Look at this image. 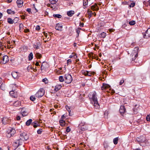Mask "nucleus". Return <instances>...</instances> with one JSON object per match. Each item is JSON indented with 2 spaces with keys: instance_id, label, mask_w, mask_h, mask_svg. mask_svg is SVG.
Here are the masks:
<instances>
[{
  "instance_id": "3",
  "label": "nucleus",
  "mask_w": 150,
  "mask_h": 150,
  "mask_svg": "<svg viewBox=\"0 0 150 150\" xmlns=\"http://www.w3.org/2000/svg\"><path fill=\"white\" fill-rule=\"evenodd\" d=\"M139 50V48L138 47H135L133 50L131 54H130V57L132 58L131 62L133 63V62H135V60L136 58L138 56V52Z\"/></svg>"
},
{
  "instance_id": "24",
  "label": "nucleus",
  "mask_w": 150,
  "mask_h": 150,
  "mask_svg": "<svg viewBox=\"0 0 150 150\" xmlns=\"http://www.w3.org/2000/svg\"><path fill=\"white\" fill-rule=\"evenodd\" d=\"M9 94L13 98H16V94H15L13 91H10L9 92Z\"/></svg>"
},
{
  "instance_id": "57",
  "label": "nucleus",
  "mask_w": 150,
  "mask_h": 150,
  "mask_svg": "<svg viewBox=\"0 0 150 150\" xmlns=\"http://www.w3.org/2000/svg\"><path fill=\"white\" fill-rule=\"evenodd\" d=\"M79 26L81 27H83V26H84V23H81L80 22V23Z\"/></svg>"
},
{
  "instance_id": "32",
  "label": "nucleus",
  "mask_w": 150,
  "mask_h": 150,
  "mask_svg": "<svg viewBox=\"0 0 150 150\" xmlns=\"http://www.w3.org/2000/svg\"><path fill=\"white\" fill-rule=\"evenodd\" d=\"M19 20V18H18L17 17H15L13 20V23H17Z\"/></svg>"
},
{
  "instance_id": "17",
  "label": "nucleus",
  "mask_w": 150,
  "mask_h": 150,
  "mask_svg": "<svg viewBox=\"0 0 150 150\" xmlns=\"http://www.w3.org/2000/svg\"><path fill=\"white\" fill-rule=\"evenodd\" d=\"M41 45V44L40 42H36V44H34L33 45V47L36 49H38L39 47Z\"/></svg>"
},
{
  "instance_id": "47",
  "label": "nucleus",
  "mask_w": 150,
  "mask_h": 150,
  "mask_svg": "<svg viewBox=\"0 0 150 150\" xmlns=\"http://www.w3.org/2000/svg\"><path fill=\"white\" fill-rule=\"evenodd\" d=\"M146 119L148 121H150V114L147 116Z\"/></svg>"
},
{
  "instance_id": "2",
  "label": "nucleus",
  "mask_w": 150,
  "mask_h": 150,
  "mask_svg": "<svg viewBox=\"0 0 150 150\" xmlns=\"http://www.w3.org/2000/svg\"><path fill=\"white\" fill-rule=\"evenodd\" d=\"M97 95L95 91L92 92V96L90 97L88 96L89 99L91 101H92L93 102L94 105L96 109H98L100 108V105L98 103L97 98Z\"/></svg>"
},
{
  "instance_id": "1",
  "label": "nucleus",
  "mask_w": 150,
  "mask_h": 150,
  "mask_svg": "<svg viewBox=\"0 0 150 150\" xmlns=\"http://www.w3.org/2000/svg\"><path fill=\"white\" fill-rule=\"evenodd\" d=\"M29 136L26 132H23L20 134V139H17L15 143L18 144L16 146L17 147H18L20 145L22 144V143L23 142L27 140Z\"/></svg>"
},
{
  "instance_id": "48",
  "label": "nucleus",
  "mask_w": 150,
  "mask_h": 150,
  "mask_svg": "<svg viewBox=\"0 0 150 150\" xmlns=\"http://www.w3.org/2000/svg\"><path fill=\"white\" fill-rule=\"evenodd\" d=\"M6 133H7L6 136H7V137H11V136H11V134H10V133H8V131H7Z\"/></svg>"
},
{
  "instance_id": "42",
  "label": "nucleus",
  "mask_w": 150,
  "mask_h": 150,
  "mask_svg": "<svg viewBox=\"0 0 150 150\" xmlns=\"http://www.w3.org/2000/svg\"><path fill=\"white\" fill-rule=\"evenodd\" d=\"M129 24L130 25H132L135 24V22L134 21H132L129 22Z\"/></svg>"
},
{
  "instance_id": "30",
  "label": "nucleus",
  "mask_w": 150,
  "mask_h": 150,
  "mask_svg": "<svg viewBox=\"0 0 150 150\" xmlns=\"http://www.w3.org/2000/svg\"><path fill=\"white\" fill-rule=\"evenodd\" d=\"M53 16L55 18H61L62 16L59 14H53Z\"/></svg>"
},
{
  "instance_id": "22",
  "label": "nucleus",
  "mask_w": 150,
  "mask_h": 150,
  "mask_svg": "<svg viewBox=\"0 0 150 150\" xmlns=\"http://www.w3.org/2000/svg\"><path fill=\"white\" fill-rule=\"evenodd\" d=\"M7 12L8 14H14L15 12L14 11H12L11 9H8L7 10Z\"/></svg>"
},
{
  "instance_id": "15",
  "label": "nucleus",
  "mask_w": 150,
  "mask_h": 150,
  "mask_svg": "<svg viewBox=\"0 0 150 150\" xmlns=\"http://www.w3.org/2000/svg\"><path fill=\"white\" fill-rule=\"evenodd\" d=\"M8 131V133H10L11 135L12 136L14 135L16 132L15 130L13 128H10Z\"/></svg>"
},
{
  "instance_id": "51",
  "label": "nucleus",
  "mask_w": 150,
  "mask_h": 150,
  "mask_svg": "<svg viewBox=\"0 0 150 150\" xmlns=\"http://www.w3.org/2000/svg\"><path fill=\"white\" fill-rule=\"evenodd\" d=\"M45 62H43L42 63V65H41V70H42L43 69H44V67H43V63Z\"/></svg>"
},
{
  "instance_id": "33",
  "label": "nucleus",
  "mask_w": 150,
  "mask_h": 150,
  "mask_svg": "<svg viewBox=\"0 0 150 150\" xmlns=\"http://www.w3.org/2000/svg\"><path fill=\"white\" fill-rule=\"evenodd\" d=\"M88 0H83V6L85 7L87 6L88 4Z\"/></svg>"
},
{
  "instance_id": "19",
  "label": "nucleus",
  "mask_w": 150,
  "mask_h": 150,
  "mask_svg": "<svg viewBox=\"0 0 150 150\" xmlns=\"http://www.w3.org/2000/svg\"><path fill=\"white\" fill-rule=\"evenodd\" d=\"M21 105V102L20 101L17 100L13 103V105L15 107H18Z\"/></svg>"
},
{
  "instance_id": "9",
  "label": "nucleus",
  "mask_w": 150,
  "mask_h": 150,
  "mask_svg": "<svg viewBox=\"0 0 150 150\" xmlns=\"http://www.w3.org/2000/svg\"><path fill=\"white\" fill-rule=\"evenodd\" d=\"M63 28L62 25L61 23H58L55 26V29L57 30L61 31Z\"/></svg>"
},
{
  "instance_id": "36",
  "label": "nucleus",
  "mask_w": 150,
  "mask_h": 150,
  "mask_svg": "<svg viewBox=\"0 0 150 150\" xmlns=\"http://www.w3.org/2000/svg\"><path fill=\"white\" fill-rule=\"evenodd\" d=\"M100 37L103 38H105L106 37V35L105 33L103 32L100 34Z\"/></svg>"
},
{
  "instance_id": "46",
  "label": "nucleus",
  "mask_w": 150,
  "mask_h": 150,
  "mask_svg": "<svg viewBox=\"0 0 150 150\" xmlns=\"http://www.w3.org/2000/svg\"><path fill=\"white\" fill-rule=\"evenodd\" d=\"M26 11L28 12V13L29 14H31L32 13L31 11V9L30 8H28L27 9H26Z\"/></svg>"
},
{
  "instance_id": "13",
  "label": "nucleus",
  "mask_w": 150,
  "mask_h": 150,
  "mask_svg": "<svg viewBox=\"0 0 150 150\" xmlns=\"http://www.w3.org/2000/svg\"><path fill=\"white\" fill-rule=\"evenodd\" d=\"M137 140L139 142H140L141 143L144 142L146 140L145 138L143 136H140L139 138L138 137Z\"/></svg>"
},
{
  "instance_id": "16",
  "label": "nucleus",
  "mask_w": 150,
  "mask_h": 150,
  "mask_svg": "<svg viewBox=\"0 0 150 150\" xmlns=\"http://www.w3.org/2000/svg\"><path fill=\"white\" fill-rule=\"evenodd\" d=\"M110 87V86L109 85L103 83V84L102 86L101 87V89L102 90H103L106 89Z\"/></svg>"
},
{
  "instance_id": "7",
  "label": "nucleus",
  "mask_w": 150,
  "mask_h": 150,
  "mask_svg": "<svg viewBox=\"0 0 150 150\" xmlns=\"http://www.w3.org/2000/svg\"><path fill=\"white\" fill-rule=\"evenodd\" d=\"M9 60L8 57L6 55L4 56L0 62V64H5L7 63Z\"/></svg>"
},
{
  "instance_id": "35",
  "label": "nucleus",
  "mask_w": 150,
  "mask_h": 150,
  "mask_svg": "<svg viewBox=\"0 0 150 150\" xmlns=\"http://www.w3.org/2000/svg\"><path fill=\"white\" fill-rule=\"evenodd\" d=\"M36 57L37 58L40 59L42 57V55L39 53H37L36 54Z\"/></svg>"
},
{
  "instance_id": "29",
  "label": "nucleus",
  "mask_w": 150,
  "mask_h": 150,
  "mask_svg": "<svg viewBox=\"0 0 150 150\" xmlns=\"http://www.w3.org/2000/svg\"><path fill=\"white\" fill-rule=\"evenodd\" d=\"M7 22L10 24L13 23V21L10 18H7Z\"/></svg>"
},
{
  "instance_id": "45",
  "label": "nucleus",
  "mask_w": 150,
  "mask_h": 150,
  "mask_svg": "<svg viewBox=\"0 0 150 150\" xmlns=\"http://www.w3.org/2000/svg\"><path fill=\"white\" fill-rule=\"evenodd\" d=\"M42 82L45 83H48L47 79L46 78L43 79L42 80Z\"/></svg>"
},
{
  "instance_id": "26",
  "label": "nucleus",
  "mask_w": 150,
  "mask_h": 150,
  "mask_svg": "<svg viewBox=\"0 0 150 150\" xmlns=\"http://www.w3.org/2000/svg\"><path fill=\"white\" fill-rule=\"evenodd\" d=\"M59 122L61 126H64L65 125V122L63 120H60Z\"/></svg>"
},
{
  "instance_id": "41",
  "label": "nucleus",
  "mask_w": 150,
  "mask_h": 150,
  "mask_svg": "<svg viewBox=\"0 0 150 150\" xmlns=\"http://www.w3.org/2000/svg\"><path fill=\"white\" fill-rule=\"evenodd\" d=\"M35 98L33 96H32L30 97V99L32 101H34L35 100Z\"/></svg>"
},
{
  "instance_id": "40",
  "label": "nucleus",
  "mask_w": 150,
  "mask_h": 150,
  "mask_svg": "<svg viewBox=\"0 0 150 150\" xmlns=\"http://www.w3.org/2000/svg\"><path fill=\"white\" fill-rule=\"evenodd\" d=\"M40 125V124L38 122H36V123L35 124H34L33 125V127L34 128H36L38 127Z\"/></svg>"
},
{
  "instance_id": "10",
  "label": "nucleus",
  "mask_w": 150,
  "mask_h": 150,
  "mask_svg": "<svg viewBox=\"0 0 150 150\" xmlns=\"http://www.w3.org/2000/svg\"><path fill=\"white\" fill-rule=\"evenodd\" d=\"M19 73L17 72H15V71H13L12 72L11 75L13 77L14 79H18L19 76Z\"/></svg>"
},
{
  "instance_id": "37",
  "label": "nucleus",
  "mask_w": 150,
  "mask_h": 150,
  "mask_svg": "<svg viewBox=\"0 0 150 150\" xmlns=\"http://www.w3.org/2000/svg\"><path fill=\"white\" fill-rule=\"evenodd\" d=\"M7 119L6 117L3 118L2 120V122L3 124H6L7 123V122L6 121L7 120Z\"/></svg>"
},
{
  "instance_id": "58",
  "label": "nucleus",
  "mask_w": 150,
  "mask_h": 150,
  "mask_svg": "<svg viewBox=\"0 0 150 150\" xmlns=\"http://www.w3.org/2000/svg\"><path fill=\"white\" fill-rule=\"evenodd\" d=\"M24 32L25 33L29 32V30L28 29H26L24 30Z\"/></svg>"
},
{
  "instance_id": "28",
  "label": "nucleus",
  "mask_w": 150,
  "mask_h": 150,
  "mask_svg": "<svg viewBox=\"0 0 150 150\" xmlns=\"http://www.w3.org/2000/svg\"><path fill=\"white\" fill-rule=\"evenodd\" d=\"M28 60L29 61L31 60L33 58V53L31 52L28 55Z\"/></svg>"
},
{
  "instance_id": "62",
  "label": "nucleus",
  "mask_w": 150,
  "mask_h": 150,
  "mask_svg": "<svg viewBox=\"0 0 150 150\" xmlns=\"http://www.w3.org/2000/svg\"><path fill=\"white\" fill-rule=\"evenodd\" d=\"M68 111L69 112V115L70 116H72V114H71V110H68Z\"/></svg>"
},
{
  "instance_id": "55",
  "label": "nucleus",
  "mask_w": 150,
  "mask_h": 150,
  "mask_svg": "<svg viewBox=\"0 0 150 150\" xmlns=\"http://www.w3.org/2000/svg\"><path fill=\"white\" fill-rule=\"evenodd\" d=\"M65 108L68 110H70V107L68 106L67 105H66L65 106Z\"/></svg>"
},
{
  "instance_id": "43",
  "label": "nucleus",
  "mask_w": 150,
  "mask_h": 150,
  "mask_svg": "<svg viewBox=\"0 0 150 150\" xmlns=\"http://www.w3.org/2000/svg\"><path fill=\"white\" fill-rule=\"evenodd\" d=\"M76 33L77 34V37H78L79 36V34L80 32V30H79V29H78L77 28L76 29Z\"/></svg>"
},
{
  "instance_id": "6",
  "label": "nucleus",
  "mask_w": 150,
  "mask_h": 150,
  "mask_svg": "<svg viewBox=\"0 0 150 150\" xmlns=\"http://www.w3.org/2000/svg\"><path fill=\"white\" fill-rule=\"evenodd\" d=\"M44 93L45 91L44 89L41 88L35 94V96L37 98H40L44 95Z\"/></svg>"
},
{
  "instance_id": "38",
  "label": "nucleus",
  "mask_w": 150,
  "mask_h": 150,
  "mask_svg": "<svg viewBox=\"0 0 150 150\" xmlns=\"http://www.w3.org/2000/svg\"><path fill=\"white\" fill-rule=\"evenodd\" d=\"M51 4H55L58 1V0H49Z\"/></svg>"
},
{
  "instance_id": "12",
  "label": "nucleus",
  "mask_w": 150,
  "mask_h": 150,
  "mask_svg": "<svg viewBox=\"0 0 150 150\" xmlns=\"http://www.w3.org/2000/svg\"><path fill=\"white\" fill-rule=\"evenodd\" d=\"M126 111V109L125 106L123 105H121L120 106V109L119 112L121 115L123 114Z\"/></svg>"
},
{
  "instance_id": "53",
  "label": "nucleus",
  "mask_w": 150,
  "mask_h": 150,
  "mask_svg": "<svg viewBox=\"0 0 150 150\" xmlns=\"http://www.w3.org/2000/svg\"><path fill=\"white\" fill-rule=\"evenodd\" d=\"M40 29V27L39 25H37L35 27V29L36 30H39Z\"/></svg>"
},
{
  "instance_id": "52",
  "label": "nucleus",
  "mask_w": 150,
  "mask_h": 150,
  "mask_svg": "<svg viewBox=\"0 0 150 150\" xmlns=\"http://www.w3.org/2000/svg\"><path fill=\"white\" fill-rule=\"evenodd\" d=\"M67 64H69L71 63V59H69L67 60Z\"/></svg>"
},
{
  "instance_id": "20",
  "label": "nucleus",
  "mask_w": 150,
  "mask_h": 150,
  "mask_svg": "<svg viewBox=\"0 0 150 150\" xmlns=\"http://www.w3.org/2000/svg\"><path fill=\"white\" fill-rule=\"evenodd\" d=\"M62 86L61 85H57L55 87L54 91H57L59 90L62 88Z\"/></svg>"
},
{
  "instance_id": "31",
  "label": "nucleus",
  "mask_w": 150,
  "mask_h": 150,
  "mask_svg": "<svg viewBox=\"0 0 150 150\" xmlns=\"http://www.w3.org/2000/svg\"><path fill=\"white\" fill-rule=\"evenodd\" d=\"M0 88L2 90L4 91L5 90V85L2 83L0 86Z\"/></svg>"
},
{
  "instance_id": "27",
  "label": "nucleus",
  "mask_w": 150,
  "mask_h": 150,
  "mask_svg": "<svg viewBox=\"0 0 150 150\" xmlns=\"http://www.w3.org/2000/svg\"><path fill=\"white\" fill-rule=\"evenodd\" d=\"M119 140V138L118 137H116L113 139V142L114 144L116 145L118 143V141Z\"/></svg>"
},
{
  "instance_id": "64",
  "label": "nucleus",
  "mask_w": 150,
  "mask_h": 150,
  "mask_svg": "<svg viewBox=\"0 0 150 150\" xmlns=\"http://www.w3.org/2000/svg\"><path fill=\"white\" fill-rule=\"evenodd\" d=\"M7 0V1L8 3H11L12 1V0Z\"/></svg>"
},
{
  "instance_id": "60",
  "label": "nucleus",
  "mask_w": 150,
  "mask_h": 150,
  "mask_svg": "<svg viewBox=\"0 0 150 150\" xmlns=\"http://www.w3.org/2000/svg\"><path fill=\"white\" fill-rule=\"evenodd\" d=\"M38 122L37 121H35L33 122H32V125L33 126V125H34V124H35L36 123V122Z\"/></svg>"
},
{
  "instance_id": "54",
  "label": "nucleus",
  "mask_w": 150,
  "mask_h": 150,
  "mask_svg": "<svg viewBox=\"0 0 150 150\" xmlns=\"http://www.w3.org/2000/svg\"><path fill=\"white\" fill-rule=\"evenodd\" d=\"M72 56H73V58H74V59H76V58H77V56L76 54L72 53Z\"/></svg>"
},
{
  "instance_id": "49",
  "label": "nucleus",
  "mask_w": 150,
  "mask_h": 150,
  "mask_svg": "<svg viewBox=\"0 0 150 150\" xmlns=\"http://www.w3.org/2000/svg\"><path fill=\"white\" fill-rule=\"evenodd\" d=\"M71 130L69 128V127H67L66 131L67 132H69Z\"/></svg>"
},
{
  "instance_id": "50",
  "label": "nucleus",
  "mask_w": 150,
  "mask_h": 150,
  "mask_svg": "<svg viewBox=\"0 0 150 150\" xmlns=\"http://www.w3.org/2000/svg\"><path fill=\"white\" fill-rule=\"evenodd\" d=\"M124 82V80L123 79H122L120 81V84H119L120 85H121L123 84V83Z\"/></svg>"
},
{
  "instance_id": "23",
  "label": "nucleus",
  "mask_w": 150,
  "mask_h": 150,
  "mask_svg": "<svg viewBox=\"0 0 150 150\" xmlns=\"http://www.w3.org/2000/svg\"><path fill=\"white\" fill-rule=\"evenodd\" d=\"M21 113L23 116H27L28 115V113L26 111L24 110L23 109L22 110Z\"/></svg>"
},
{
  "instance_id": "25",
  "label": "nucleus",
  "mask_w": 150,
  "mask_h": 150,
  "mask_svg": "<svg viewBox=\"0 0 150 150\" xmlns=\"http://www.w3.org/2000/svg\"><path fill=\"white\" fill-rule=\"evenodd\" d=\"M32 119H30L29 120H28L26 122V125L27 126H29L31 124H32Z\"/></svg>"
},
{
  "instance_id": "63",
  "label": "nucleus",
  "mask_w": 150,
  "mask_h": 150,
  "mask_svg": "<svg viewBox=\"0 0 150 150\" xmlns=\"http://www.w3.org/2000/svg\"><path fill=\"white\" fill-rule=\"evenodd\" d=\"M108 147V146L107 144H106V145H104V147L105 149L107 148Z\"/></svg>"
},
{
  "instance_id": "44",
  "label": "nucleus",
  "mask_w": 150,
  "mask_h": 150,
  "mask_svg": "<svg viewBox=\"0 0 150 150\" xmlns=\"http://www.w3.org/2000/svg\"><path fill=\"white\" fill-rule=\"evenodd\" d=\"M135 4V2H133L131 3V4L129 5V7H134Z\"/></svg>"
},
{
  "instance_id": "5",
  "label": "nucleus",
  "mask_w": 150,
  "mask_h": 150,
  "mask_svg": "<svg viewBox=\"0 0 150 150\" xmlns=\"http://www.w3.org/2000/svg\"><path fill=\"white\" fill-rule=\"evenodd\" d=\"M64 78L65 82L68 84L70 83L72 81V76L69 74L65 75Z\"/></svg>"
},
{
  "instance_id": "59",
  "label": "nucleus",
  "mask_w": 150,
  "mask_h": 150,
  "mask_svg": "<svg viewBox=\"0 0 150 150\" xmlns=\"http://www.w3.org/2000/svg\"><path fill=\"white\" fill-rule=\"evenodd\" d=\"M23 26V25L22 23H20L19 25V28L20 29Z\"/></svg>"
},
{
  "instance_id": "34",
  "label": "nucleus",
  "mask_w": 150,
  "mask_h": 150,
  "mask_svg": "<svg viewBox=\"0 0 150 150\" xmlns=\"http://www.w3.org/2000/svg\"><path fill=\"white\" fill-rule=\"evenodd\" d=\"M43 132V130L42 129H38L37 131V133L38 134H42Z\"/></svg>"
},
{
  "instance_id": "8",
  "label": "nucleus",
  "mask_w": 150,
  "mask_h": 150,
  "mask_svg": "<svg viewBox=\"0 0 150 150\" xmlns=\"http://www.w3.org/2000/svg\"><path fill=\"white\" fill-rule=\"evenodd\" d=\"M143 37L145 38H148L150 37V28L148 29L145 33L143 34Z\"/></svg>"
},
{
  "instance_id": "61",
  "label": "nucleus",
  "mask_w": 150,
  "mask_h": 150,
  "mask_svg": "<svg viewBox=\"0 0 150 150\" xmlns=\"http://www.w3.org/2000/svg\"><path fill=\"white\" fill-rule=\"evenodd\" d=\"M16 119L17 120H21V117L19 116H17Z\"/></svg>"
},
{
  "instance_id": "4",
  "label": "nucleus",
  "mask_w": 150,
  "mask_h": 150,
  "mask_svg": "<svg viewBox=\"0 0 150 150\" xmlns=\"http://www.w3.org/2000/svg\"><path fill=\"white\" fill-rule=\"evenodd\" d=\"M78 129H79V133L82 134V131H84L87 129V127L86 123L84 122H81L78 126Z\"/></svg>"
},
{
  "instance_id": "56",
  "label": "nucleus",
  "mask_w": 150,
  "mask_h": 150,
  "mask_svg": "<svg viewBox=\"0 0 150 150\" xmlns=\"http://www.w3.org/2000/svg\"><path fill=\"white\" fill-rule=\"evenodd\" d=\"M65 117H66V116H65L64 114L62 115L61 116V119H62L61 120H64L65 119Z\"/></svg>"
},
{
  "instance_id": "11",
  "label": "nucleus",
  "mask_w": 150,
  "mask_h": 150,
  "mask_svg": "<svg viewBox=\"0 0 150 150\" xmlns=\"http://www.w3.org/2000/svg\"><path fill=\"white\" fill-rule=\"evenodd\" d=\"M91 9L93 11H98L99 10V8L96 4L91 6Z\"/></svg>"
},
{
  "instance_id": "14",
  "label": "nucleus",
  "mask_w": 150,
  "mask_h": 150,
  "mask_svg": "<svg viewBox=\"0 0 150 150\" xmlns=\"http://www.w3.org/2000/svg\"><path fill=\"white\" fill-rule=\"evenodd\" d=\"M17 6L18 7H21L23 6V0H17L16 1Z\"/></svg>"
},
{
  "instance_id": "21",
  "label": "nucleus",
  "mask_w": 150,
  "mask_h": 150,
  "mask_svg": "<svg viewBox=\"0 0 150 150\" xmlns=\"http://www.w3.org/2000/svg\"><path fill=\"white\" fill-rule=\"evenodd\" d=\"M83 74L86 76H91L92 75V73L90 72V71H84L83 72Z\"/></svg>"
},
{
  "instance_id": "39",
  "label": "nucleus",
  "mask_w": 150,
  "mask_h": 150,
  "mask_svg": "<svg viewBox=\"0 0 150 150\" xmlns=\"http://www.w3.org/2000/svg\"><path fill=\"white\" fill-rule=\"evenodd\" d=\"M59 80L60 82H63L64 81V79L63 76H60L59 77Z\"/></svg>"
},
{
  "instance_id": "18",
  "label": "nucleus",
  "mask_w": 150,
  "mask_h": 150,
  "mask_svg": "<svg viewBox=\"0 0 150 150\" xmlns=\"http://www.w3.org/2000/svg\"><path fill=\"white\" fill-rule=\"evenodd\" d=\"M67 13L68 16L71 17L74 14L75 12L74 11L71 10L67 11Z\"/></svg>"
}]
</instances>
